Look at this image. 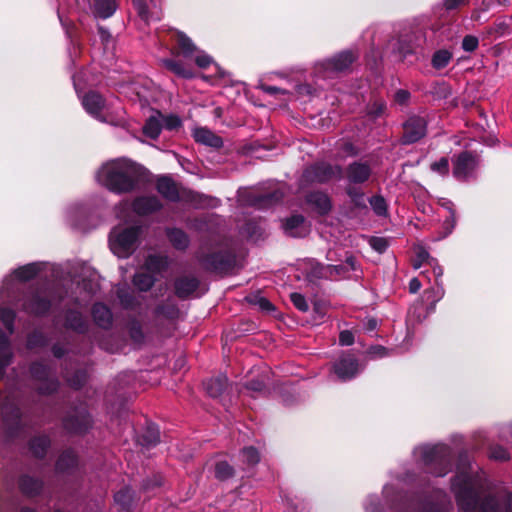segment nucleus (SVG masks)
Returning a JSON list of instances; mask_svg holds the SVG:
<instances>
[{"label": "nucleus", "mask_w": 512, "mask_h": 512, "mask_svg": "<svg viewBox=\"0 0 512 512\" xmlns=\"http://www.w3.org/2000/svg\"><path fill=\"white\" fill-rule=\"evenodd\" d=\"M485 479L474 472L472 466L461 455L457 465L456 476L451 488L455 494L461 512H501L500 499L506 503V512H512V494L505 497L485 495Z\"/></svg>", "instance_id": "f257e3e1"}, {"label": "nucleus", "mask_w": 512, "mask_h": 512, "mask_svg": "<svg viewBox=\"0 0 512 512\" xmlns=\"http://www.w3.org/2000/svg\"><path fill=\"white\" fill-rule=\"evenodd\" d=\"M97 181L111 192L122 194L134 191L141 180L140 167L126 158L109 161L96 174Z\"/></svg>", "instance_id": "f03ea898"}, {"label": "nucleus", "mask_w": 512, "mask_h": 512, "mask_svg": "<svg viewBox=\"0 0 512 512\" xmlns=\"http://www.w3.org/2000/svg\"><path fill=\"white\" fill-rule=\"evenodd\" d=\"M421 461L435 476H444L451 470V450L445 444L421 446L415 450Z\"/></svg>", "instance_id": "7ed1b4c3"}, {"label": "nucleus", "mask_w": 512, "mask_h": 512, "mask_svg": "<svg viewBox=\"0 0 512 512\" xmlns=\"http://www.w3.org/2000/svg\"><path fill=\"white\" fill-rule=\"evenodd\" d=\"M141 234V227H116L109 236V245L111 251L121 258H127L131 255Z\"/></svg>", "instance_id": "20e7f679"}, {"label": "nucleus", "mask_w": 512, "mask_h": 512, "mask_svg": "<svg viewBox=\"0 0 512 512\" xmlns=\"http://www.w3.org/2000/svg\"><path fill=\"white\" fill-rule=\"evenodd\" d=\"M20 399L12 393L0 396V416L2 426L9 436H14L21 428Z\"/></svg>", "instance_id": "39448f33"}, {"label": "nucleus", "mask_w": 512, "mask_h": 512, "mask_svg": "<svg viewBox=\"0 0 512 512\" xmlns=\"http://www.w3.org/2000/svg\"><path fill=\"white\" fill-rule=\"evenodd\" d=\"M30 374L38 393L49 395L57 391L59 381L49 365L40 361L33 362L30 366Z\"/></svg>", "instance_id": "423d86ee"}, {"label": "nucleus", "mask_w": 512, "mask_h": 512, "mask_svg": "<svg viewBox=\"0 0 512 512\" xmlns=\"http://www.w3.org/2000/svg\"><path fill=\"white\" fill-rule=\"evenodd\" d=\"M342 169L338 165H330L320 162L307 167L302 174V184L325 183L332 179L340 178Z\"/></svg>", "instance_id": "0eeeda50"}, {"label": "nucleus", "mask_w": 512, "mask_h": 512, "mask_svg": "<svg viewBox=\"0 0 512 512\" xmlns=\"http://www.w3.org/2000/svg\"><path fill=\"white\" fill-rule=\"evenodd\" d=\"M453 176L459 181H467L472 178L478 166L477 156L464 151L453 157Z\"/></svg>", "instance_id": "6e6552de"}, {"label": "nucleus", "mask_w": 512, "mask_h": 512, "mask_svg": "<svg viewBox=\"0 0 512 512\" xmlns=\"http://www.w3.org/2000/svg\"><path fill=\"white\" fill-rule=\"evenodd\" d=\"M362 370L357 358L351 353H343L333 364V371L341 381H349Z\"/></svg>", "instance_id": "1a4fd4ad"}, {"label": "nucleus", "mask_w": 512, "mask_h": 512, "mask_svg": "<svg viewBox=\"0 0 512 512\" xmlns=\"http://www.w3.org/2000/svg\"><path fill=\"white\" fill-rule=\"evenodd\" d=\"M91 417L85 407L75 408L63 420V426L69 433H85L91 427Z\"/></svg>", "instance_id": "9d476101"}, {"label": "nucleus", "mask_w": 512, "mask_h": 512, "mask_svg": "<svg viewBox=\"0 0 512 512\" xmlns=\"http://www.w3.org/2000/svg\"><path fill=\"white\" fill-rule=\"evenodd\" d=\"M403 129L404 143L412 144L426 135L427 122L423 117L412 116L404 123Z\"/></svg>", "instance_id": "9b49d317"}, {"label": "nucleus", "mask_w": 512, "mask_h": 512, "mask_svg": "<svg viewBox=\"0 0 512 512\" xmlns=\"http://www.w3.org/2000/svg\"><path fill=\"white\" fill-rule=\"evenodd\" d=\"M82 105L92 117L101 122L107 121L103 115V111L107 109L106 102L97 92L90 91L85 94L82 98Z\"/></svg>", "instance_id": "f8f14e48"}, {"label": "nucleus", "mask_w": 512, "mask_h": 512, "mask_svg": "<svg viewBox=\"0 0 512 512\" xmlns=\"http://www.w3.org/2000/svg\"><path fill=\"white\" fill-rule=\"evenodd\" d=\"M51 307V301L42 293H30L25 296L23 309L31 314L43 315Z\"/></svg>", "instance_id": "ddd939ff"}, {"label": "nucleus", "mask_w": 512, "mask_h": 512, "mask_svg": "<svg viewBox=\"0 0 512 512\" xmlns=\"http://www.w3.org/2000/svg\"><path fill=\"white\" fill-rule=\"evenodd\" d=\"M282 228L287 236L295 238L305 237L310 231L305 218L299 214L286 218L282 223Z\"/></svg>", "instance_id": "4468645a"}, {"label": "nucleus", "mask_w": 512, "mask_h": 512, "mask_svg": "<svg viewBox=\"0 0 512 512\" xmlns=\"http://www.w3.org/2000/svg\"><path fill=\"white\" fill-rule=\"evenodd\" d=\"M356 58L357 56L351 50H347L324 61L321 66L327 71L342 72L347 70Z\"/></svg>", "instance_id": "2eb2a0df"}, {"label": "nucleus", "mask_w": 512, "mask_h": 512, "mask_svg": "<svg viewBox=\"0 0 512 512\" xmlns=\"http://www.w3.org/2000/svg\"><path fill=\"white\" fill-rule=\"evenodd\" d=\"M372 170L368 163L354 161L346 168V178L351 184H362L371 176Z\"/></svg>", "instance_id": "dca6fc26"}, {"label": "nucleus", "mask_w": 512, "mask_h": 512, "mask_svg": "<svg viewBox=\"0 0 512 512\" xmlns=\"http://www.w3.org/2000/svg\"><path fill=\"white\" fill-rule=\"evenodd\" d=\"M445 501L440 503L423 502L419 499L410 500L404 508L397 509L395 512H445Z\"/></svg>", "instance_id": "f3484780"}, {"label": "nucleus", "mask_w": 512, "mask_h": 512, "mask_svg": "<svg viewBox=\"0 0 512 512\" xmlns=\"http://www.w3.org/2000/svg\"><path fill=\"white\" fill-rule=\"evenodd\" d=\"M132 207L136 214L146 216L158 211L162 204L156 196H141L133 201Z\"/></svg>", "instance_id": "a211bd4d"}, {"label": "nucleus", "mask_w": 512, "mask_h": 512, "mask_svg": "<svg viewBox=\"0 0 512 512\" xmlns=\"http://www.w3.org/2000/svg\"><path fill=\"white\" fill-rule=\"evenodd\" d=\"M421 37L415 33L405 34L397 40V53L400 59L406 58L414 53L415 48L420 45Z\"/></svg>", "instance_id": "6ab92c4d"}, {"label": "nucleus", "mask_w": 512, "mask_h": 512, "mask_svg": "<svg viewBox=\"0 0 512 512\" xmlns=\"http://www.w3.org/2000/svg\"><path fill=\"white\" fill-rule=\"evenodd\" d=\"M13 349L9 338L0 329V379L3 378L6 368L12 363Z\"/></svg>", "instance_id": "aec40b11"}, {"label": "nucleus", "mask_w": 512, "mask_h": 512, "mask_svg": "<svg viewBox=\"0 0 512 512\" xmlns=\"http://www.w3.org/2000/svg\"><path fill=\"white\" fill-rule=\"evenodd\" d=\"M77 465V455L73 450L67 449L60 454L58 460L56 461L55 470L57 473L69 474L76 469Z\"/></svg>", "instance_id": "412c9836"}, {"label": "nucleus", "mask_w": 512, "mask_h": 512, "mask_svg": "<svg viewBox=\"0 0 512 512\" xmlns=\"http://www.w3.org/2000/svg\"><path fill=\"white\" fill-rule=\"evenodd\" d=\"M306 202L320 215H325L331 210L330 198L322 192L309 193Z\"/></svg>", "instance_id": "4be33fe9"}, {"label": "nucleus", "mask_w": 512, "mask_h": 512, "mask_svg": "<svg viewBox=\"0 0 512 512\" xmlns=\"http://www.w3.org/2000/svg\"><path fill=\"white\" fill-rule=\"evenodd\" d=\"M175 293L179 298H186L199 286V280L194 276H182L175 281Z\"/></svg>", "instance_id": "5701e85b"}, {"label": "nucleus", "mask_w": 512, "mask_h": 512, "mask_svg": "<svg viewBox=\"0 0 512 512\" xmlns=\"http://www.w3.org/2000/svg\"><path fill=\"white\" fill-rule=\"evenodd\" d=\"M283 196V191L280 188H276L272 192L255 195L250 204L261 209L268 208L281 201Z\"/></svg>", "instance_id": "b1692460"}, {"label": "nucleus", "mask_w": 512, "mask_h": 512, "mask_svg": "<svg viewBox=\"0 0 512 512\" xmlns=\"http://www.w3.org/2000/svg\"><path fill=\"white\" fill-rule=\"evenodd\" d=\"M19 487L23 494L36 496L42 491L43 481L36 477L23 475L19 480Z\"/></svg>", "instance_id": "393cba45"}, {"label": "nucleus", "mask_w": 512, "mask_h": 512, "mask_svg": "<svg viewBox=\"0 0 512 512\" xmlns=\"http://www.w3.org/2000/svg\"><path fill=\"white\" fill-rule=\"evenodd\" d=\"M161 63L166 69L181 78L192 79L195 77L194 71L189 66H186L182 61L162 59Z\"/></svg>", "instance_id": "a878e982"}, {"label": "nucleus", "mask_w": 512, "mask_h": 512, "mask_svg": "<svg viewBox=\"0 0 512 512\" xmlns=\"http://www.w3.org/2000/svg\"><path fill=\"white\" fill-rule=\"evenodd\" d=\"M51 445L50 438L47 435L33 437L29 442V450L36 458L43 459Z\"/></svg>", "instance_id": "bb28decb"}, {"label": "nucleus", "mask_w": 512, "mask_h": 512, "mask_svg": "<svg viewBox=\"0 0 512 512\" xmlns=\"http://www.w3.org/2000/svg\"><path fill=\"white\" fill-rule=\"evenodd\" d=\"M169 265L167 256L160 254L149 255L145 261V269L152 275L159 274L166 270Z\"/></svg>", "instance_id": "cd10ccee"}, {"label": "nucleus", "mask_w": 512, "mask_h": 512, "mask_svg": "<svg viewBox=\"0 0 512 512\" xmlns=\"http://www.w3.org/2000/svg\"><path fill=\"white\" fill-rule=\"evenodd\" d=\"M92 315L95 323L101 328H109L112 323V313L110 309L101 304L96 303L92 309Z\"/></svg>", "instance_id": "c85d7f7f"}, {"label": "nucleus", "mask_w": 512, "mask_h": 512, "mask_svg": "<svg viewBox=\"0 0 512 512\" xmlns=\"http://www.w3.org/2000/svg\"><path fill=\"white\" fill-rule=\"evenodd\" d=\"M92 9L96 17L106 19L114 14L117 4L115 0H93Z\"/></svg>", "instance_id": "c756f323"}, {"label": "nucleus", "mask_w": 512, "mask_h": 512, "mask_svg": "<svg viewBox=\"0 0 512 512\" xmlns=\"http://www.w3.org/2000/svg\"><path fill=\"white\" fill-rule=\"evenodd\" d=\"M157 190L165 198L176 201L179 198L176 184L168 177H161L157 180Z\"/></svg>", "instance_id": "7c9ffc66"}, {"label": "nucleus", "mask_w": 512, "mask_h": 512, "mask_svg": "<svg viewBox=\"0 0 512 512\" xmlns=\"http://www.w3.org/2000/svg\"><path fill=\"white\" fill-rule=\"evenodd\" d=\"M65 326L78 333H84L88 328V322L80 312L70 310L66 315Z\"/></svg>", "instance_id": "2f4dec72"}, {"label": "nucleus", "mask_w": 512, "mask_h": 512, "mask_svg": "<svg viewBox=\"0 0 512 512\" xmlns=\"http://www.w3.org/2000/svg\"><path fill=\"white\" fill-rule=\"evenodd\" d=\"M228 383L226 376L211 378L203 383L206 392L213 398L220 396Z\"/></svg>", "instance_id": "473e14b6"}, {"label": "nucleus", "mask_w": 512, "mask_h": 512, "mask_svg": "<svg viewBox=\"0 0 512 512\" xmlns=\"http://www.w3.org/2000/svg\"><path fill=\"white\" fill-rule=\"evenodd\" d=\"M114 500L119 505L121 512H131L134 503V492L129 487H125L114 495Z\"/></svg>", "instance_id": "72a5a7b5"}, {"label": "nucleus", "mask_w": 512, "mask_h": 512, "mask_svg": "<svg viewBox=\"0 0 512 512\" xmlns=\"http://www.w3.org/2000/svg\"><path fill=\"white\" fill-rule=\"evenodd\" d=\"M139 443L145 447H153L160 441V432L156 425L148 424L139 436Z\"/></svg>", "instance_id": "f704fd0d"}, {"label": "nucleus", "mask_w": 512, "mask_h": 512, "mask_svg": "<svg viewBox=\"0 0 512 512\" xmlns=\"http://www.w3.org/2000/svg\"><path fill=\"white\" fill-rule=\"evenodd\" d=\"M194 138L196 142L211 147H220L222 145L221 138L216 136L214 133H212L210 130L206 128L196 129L194 132Z\"/></svg>", "instance_id": "c9c22d12"}, {"label": "nucleus", "mask_w": 512, "mask_h": 512, "mask_svg": "<svg viewBox=\"0 0 512 512\" xmlns=\"http://www.w3.org/2000/svg\"><path fill=\"white\" fill-rule=\"evenodd\" d=\"M167 237L171 244L178 250H185L189 245L188 235L178 228L167 229Z\"/></svg>", "instance_id": "e433bc0d"}, {"label": "nucleus", "mask_w": 512, "mask_h": 512, "mask_svg": "<svg viewBox=\"0 0 512 512\" xmlns=\"http://www.w3.org/2000/svg\"><path fill=\"white\" fill-rule=\"evenodd\" d=\"M175 41L181 50V54L185 58H190L197 52V47L194 45L192 40L188 38L184 33L177 32L175 34Z\"/></svg>", "instance_id": "4c0bfd02"}, {"label": "nucleus", "mask_w": 512, "mask_h": 512, "mask_svg": "<svg viewBox=\"0 0 512 512\" xmlns=\"http://www.w3.org/2000/svg\"><path fill=\"white\" fill-rule=\"evenodd\" d=\"M40 271L38 263H30L14 270L13 275L20 281H28L34 278Z\"/></svg>", "instance_id": "58836bf2"}, {"label": "nucleus", "mask_w": 512, "mask_h": 512, "mask_svg": "<svg viewBox=\"0 0 512 512\" xmlns=\"http://www.w3.org/2000/svg\"><path fill=\"white\" fill-rule=\"evenodd\" d=\"M154 282V275L150 274L148 271L137 272L133 277V284L140 291H148L154 285Z\"/></svg>", "instance_id": "ea45409f"}, {"label": "nucleus", "mask_w": 512, "mask_h": 512, "mask_svg": "<svg viewBox=\"0 0 512 512\" xmlns=\"http://www.w3.org/2000/svg\"><path fill=\"white\" fill-rule=\"evenodd\" d=\"M133 6L136 9L139 17L145 22L160 20L159 12H149L145 0H133Z\"/></svg>", "instance_id": "a19ab883"}, {"label": "nucleus", "mask_w": 512, "mask_h": 512, "mask_svg": "<svg viewBox=\"0 0 512 512\" xmlns=\"http://www.w3.org/2000/svg\"><path fill=\"white\" fill-rule=\"evenodd\" d=\"M429 266L432 268V272L435 277V284L437 286L436 297L433 301L437 302L444 295V289H443V285H442V281H441V277L443 275V269L438 264V261L435 258L429 260Z\"/></svg>", "instance_id": "79ce46f5"}, {"label": "nucleus", "mask_w": 512, "mask_h": 512, "mask_svg": "<svg viewBox=\"0 0 512 512\" xmlns=\"http://www.w3.org/2000/svg\"><path fill=\"white\" fill-rule=\"evenodd\" d=\"M162 130V124L159 117H150L144 127H143V133L151 138V139H157L161 133Z\"/></svg>", "instance_id": "37998d69"}, {"label": "nucleus", "mask_w": 512, "mask_h": 512, "mask_svg": "<svg viewBox=\"0 0 512 512\" xmlns=\"http://www.w3.org/2000/svg\"><path fill=\"white\" fill-rule=\"evenodd\" d=\"M206 264L215 270H222L230 266L231 260L222 253H215L208 257Z\"/></svg>", "instance_id": "c03bdc74"}, {"label": "nucleus", "mask_w": 512, "mask_h": 512, "mask_svg": "<svg viewBox=\"0 0 512 512\" xmlns=\"http://www.w3.org/2000/svg\"><path fill=\"white\" fill-rule=\"evenodd\" d=\"M117 297L124 308H133L135 304V297L133 292L126 286L117 288Z\"/></svg>", "instance_id": "a18cd8bd"}, {"label": "nucleus", "mask_w": 512, "mask_h": 512, "mask_svg": "<svg viewBox=\"0 0 512 512\" xmlns=\"http://www.w3.org/2000/svg\"><path fill=\"white\" fill-rule=\"evenodd\" d=\"M452 58V54L448 50H438L432 57V65L436 69L446 67Z\"/></svg>", "instance_id": "49530a36"}, {"label": "nucleus", "mask_w": 512, "mask_h": 512, "mask_svg": "<svg viewBox=\"0 0 512 512\" xmlns=\"http://www.w3.org/2000/svg\"><path fill=\"white\" fill-rule=\"evenodd\" d=\"M49 343V339L42 332L35 331L28 336L27 347L30 349L45 347Z\"/></svg>", "instance_id": "de8ad7c7"}, {"label": "nucleus", "mask_w": 512, "mask_h": 512, "mask_svg": "<svg viewBox=\"0 0 512 512\" xmlns=\"http://www.w3.org/2000/svg\"><path fill=\"white\" fill-rule=\"evenodd\" d=\"M369 203L376 215H378V216H386L387 215L388 206H387L386 200L382 196H380V195L372 196L369 199Z\"/></svg>", "instance_id": "09e8293b"}, {"label": "nucleus", "mask_w": 512, "mask_h": 512, "mask_svg": "<svg viewBox=\"0 0 512 512\" xmlns=\"http://www.w3.org/2000/svg\"><path fill=\"white\" fill-rule=\"evenodd\" d=\"M65 378L71 387L79 389L86 382L87 373L85 370H77L73 376H70L69 373L66 372Z\"/></svg>", "instance_id": "8fccbe9b"}, {"label": "nucleus", "mask_w": 512, "mask_h": 512, "mask_svg": "<svg viewBox=\"0 0 512 512\" xmlns=\"http://www.w3.org/2000/svg\"><path fill=\"white\" fill-rule=\"evenodd\" d=\"M234 474V469L231 465H229L226 461H220L215 466V476L219 480H226L232 477Z\"/></svg>", "instance_id": "3c124183"}, {"label": "nucleus", "mask_w": 512, "mask_h": 512, "mask_svg": "<svg viewBox=\"0 0 512 512\" xmlns=\"http://www.w3.org/2000/svg\"><path fill=\"white\" fill-rule=\"evenodd\" d=\"M15 312L9 308H1L0 309V321L4 324L9 334L14 332V323Z\"/></svg>", "instance_id": "603ef678"}, {"label": "nucleus", "mask_w": 512, "mask_h": 512, "mask_svg": "<svg viewBox=\"0 0 512 512\" xmlns=\"http://www.w3.org/2000/svg\"><path fill=\"white\" fill-rule=\"evenodd\" d=\"M192 201L198 207H216L219 205L218 199L202 194H194L192 196Z\"/></svg>", "instance_id": "864d4df0"}, {"label": "nucleus", "mask_w": 512, "mask_h": 512, "mask_svg": "<svg viewBox=\"0 0 512 512\" xmlns=\"http://www.w3.org/2000/svg\"><path fill=\"white\" fill-rule=\"evenodd\" d=\"M242 460L243 462L247 463L248 465H255L259 462L260 456L254 447H245L243 448L241 452Z\"/></svg>", "instance_id": "5fc2aeb1"}, {"label": "nucleus", "mask_w": 512, "mask_h": 512, "mask_svg": "<svg viewBox=\"0 0 512 512\" xmlns=\"http://www.w3.org/2000/svg\"><path fill=\"white\" fill-rule=\"evenodd\" d=\"M347 194L350 197V199H351L352 203L354 204V206H356L358 208H365L366 207V203H365V199H364V194L359 189L354 188V187H349L347 189Z\"/></svg>", "instance_id": "6e6d98bb"}, {"label": "nucleus", "mask_w": 512, "mask_h": 512, "mask_svg": "<svg viewBox=\"0 0 512 512\" xmlns=\"http://www.w3.org/2000/svg\"><path fill=\"white\" fill-rule=\"evenodd\" d=\"M431 171L438 173L439 175L446 176L449 173V160L447 157H442L438 161L433 162L430 165Z\"/></svg>", "instance_id": "4d7b16f0"}, {"label": "nucleus", "mask_w": 512, "mask_h": 512, "mask_svg": "<svg viewBox=\"0 0 512 512\" xmlns=\"http://www.w3.org/2000/svg\"><path fill=\"white\" fill-rule=\"evenodd\" d=\"M162 124V128L167 130H174L181 126V120L176 115L159 116Z\"/></svg>", "instance_id": "13d9d810"}, {"label": "nucleus", "mask_w": 512, "mask_h": 512, "mask_svg": "<svg viewBox=\"0 0 512 512\" xmlns=\"http://www.w3.org/2000/svg\"><path fill=\"white\" fill-rule=\"evenodd\" d=\"M489 457L496 461H506L509 459V453L503 446L493 445L490 447Z\"/></svg>", "instance_id": "bf43d9fd"}, {"label": "nucleus", "mask_w": 512, "mask_h": 512, "mask_svg": "<svg viewBox=\"0 0 512 512\" xmlns=\"http://www.w3.org/2000/svg\"><path fill=\"white\" fill-rule=\"evenodd\" d=\"M290 300L293 305L301 312H306L309 309V305L305 299V297L297 292L291 293Z\"/></svg>", "instance_id": "052dcab7"}, {"label": "nucleus", "mask_w": 512, "mask_h": 512, "mask_svg": "<svg viewBox=\"0 0 512 512\" xmlns=\"http://www.w3.org/2000/svg\"><path fill=\"white\" fill-rule=\"evenodd\" d=\"M433 259L424 248H419L416 258L413 260V268L419 269L424 263L429 265V260Z\"/></svg>", "instance_id": "680f3d73"}, {"label": "nucleus", "mask_w": 512, "mask_h": 512, "mask_svg": "<svg viewBox=\"0 0 512 512\" xmlns=\"http://www.w3.org/2000/svg\"><path fill=\"white\" fill-rule=\"evenodd\" d=\"M478 43L475 36L467 35L462 41V48L467 52H473L478 47Z\"/></svg>", "instance_id": "e2e57ef3"}, {"label": "nucleus", "mask_w": 512, "mask_h": 512, "mask_svg": "<svg viewBox=\"0 0 512 512\" xmlns=\"http://www.w3.org/2000/svg\"><path fill=\"white\" fill-rule=\"evenodd\" d=\"M212 58L204 52H199L195 56V63L199 68H207L212 64Z\"/></svg>", "instance_id": "0e129e2a"}, {"label": "nucleus", "mask_w": 512, "mask_h": 512, "mask_svg": "<svg viewBox=\"0 0 512 512\" xmlns=\"http://www.w3.org/2000/svg\"><path fill=\"white\" fill-rule=\"evenodd\" d=\"M368 354L372 358H382L388 355V350L381 345H375L368 349Z\"/></svg>", "instance_id": "69168bd1"}, {"label": "nucleus", "mask_w": 512, "mask_h": 512, "mask_svg": "<svg viewBox=\"0 0 512 512\" xmlns=\"http://www.w3.org/2000/svg\"><path fill=\"white\" fill-rule=\"evenodd\" d=\"M339 343L342 346H349L354 343V335L349 330L341 331L339 334Z\"/></svg>", "instance_id": "338daca9"}, {"label": "nucleus", "mask_w": 512, "mask_h": 512, "mask_svg": "<svg viewBox=\"0 0 512 512\" xmlns=\"http://www.w3.org/2000/svg\"><path fill=\"white\" fill-rule=\"evenodd\" d=\"M365 510L366 512H380L377 497L371 496L367 499L365 503Z\"/></svg>", "instance_id": "774afa93"}]
</instances>
